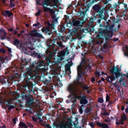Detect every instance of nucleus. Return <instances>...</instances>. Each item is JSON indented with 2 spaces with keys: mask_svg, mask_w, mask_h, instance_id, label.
I'll return each instance as SVG.
<instances>
[{
  "mask_svg": "<svg viewBox=\"0 0 128 128\" xmlns=\"http://www.w3.org/2000/svg\"><path fill=\"white\" fill-rule=\"evenodd\" d=\"M110 99V97L107 94V95L106 97V102H109Z\"/></svg>",
  "mask_w": 128,
  "mask_h": 128,
  "instance_id": "b1692460",
  "label": "nucleus"
},
{
  "mask_svg": "<svg viewBox=\"0 0 128 128\" xmlns=\"http://www.w3.org/2000/svg\"><path fill=\"white\" fill-rule=\"evenodd\" d=\"M105 122H110V120H108L107 119H106L105 120Z\"/></svg>",
  "mask_w": 128,
  "mask_h": 128,
  "instance_id": "13d9d810",
  "label": "nucleus"
},
{
  "mask_svg": "<svg viewBox=\"0 0 128 128\" xmlns=\"http://www.w3.org/2000/svg\"><path fill=\"white\" fill-rule=\"evenodd\" d=\"M40 10H39L38 12L35 15L36 16H38L40 15Z\"/></svg>",
  "mask_w": 128,
  "mask_h": 128,
  "instance_id": "c9c22d12",
  "label": "nucleus"
},
{
  "mask_svg": "<svg viewBox=\"0 0 128 128\" xmlns=\"http://www.w3.org/2000/svg\"><path fill=\"white\" fill-rule=\"evenodd\" d=\"M13 0H10L11 5L12 6H14V4L12 3L13 2Z\"/></svg>",
  "mask_w": 128,
  "mask_h": 128,
  "instance_id": "72a5a7b5",
  "label": "nucleus"
},
{
  "mask_svg": "<svg viewBox=\"0 0 128 128\" xmlns=\"http://www.w3.org/2000/svg\"><path fill=\"white\" fill-rule=\"evenodd\" d=\"M87 98L84 94L79 93L78 99L80 100V103L82 104H85L88 102Z\"/></svg>",
  "mask_w": 128,
  "mask_h": 128,
  "instance_id": "7ed1b4c3",
  "label": "nucleus"
},
{
  "mask_svg": "<svg viewBox=\"0 0 128 128\" xmlns=\"http://www.w3.org/2000/svg\"><path fill=\"white\" fill-rule=\"evenodd\" d=\"M6 34V32L4 30L2 29L0 30V37L2 39L5 38Z\"/></svg>",
  "mask_w": 128,
  "mask_h": 128,
  "instance_id": "6e6552de",
  "label": "nucleus"
},
{
  "mask_svg": "<svg viewBox=\"0 0 128 128\" xmlns=\"http://www.w3.org/2000/svg\"><path fill=\"white\" fill-rule=\"evenodd\" d=\"M72 24L75 26V27H78L80 26V22L78 20H74L72 22Z\"/></svg>",
  "mask_w": 128,
  "mask_h": 128,
  "instance_id": "9d476101",
  "label": "nucleus"
},
{
  "mask_svg": "<svg viewBox=\"0 0 128 128\" xmlns=\"http://www.w3.org/2000/svg\"><path fill=\"white\" fill-rule=\"evenodd\" d=\"M100 73L98 72H96L95 73L96 77L97 78L98 77L100 76Z\"/></svg>",
  "mask_w": 128,
  "mask_h": 128,
  "instance_id": "bb28decb",
  "label": "nucleus"
},
{
  "mask_svg": "<svg viewBox=\"0 0 128 128\" xmlns=\"http://www.w3.org/2000/svg\"><path fill=\"white\" fill-rule=\"evenodd\" d=\"M91 81L92 82H93L95 81V78L94 77L92 78L91 79Z\"/></svg>",
  "mask_w": 128,
  "mask_h": 128,
  "instance_id": "a19ab883",
  "label": "nucleus"
},
{
  "mask_svg": "<svg viewBox=\"0 0 128 128\" xmlns=\"http://www.w3.org/2000/svg\"><path fill=\"white\" fill-rule=\"evenodd\" d=\"M70 69V67L69 66H67L66 67V71L69 70Z\"/></svg>",
  "mask_w": 128,
  "mask_h": 128,
  "instance_id": "58836bf2",
  "label": "nucleus"
},
{
  "mask_svg": "<svg viewBox=\"0 0 128 128\" xmlns=\"http://www.w3.org/2000/svg\"><path fill=\"white\" fill-rule=\"evenodd\" d=\"M124 106H122L121 108V110L123 111L124 110Z\"/></svg>",
  "mask_w": 128,
  "mask_h": 128,
  "instance_id": "864d4df0",
  "label": "nucleus"
},
{
  "mask_svg": "<svg viewBox=\"0 0 128 128\" xmlns=\"http://www.w3.org/2000/svg\"><path fill=\"white\" fill-rule=\"evenodd\" d=\"M32 119L35 122H36L37 121V119L33 117L32 118Z\"/></svg>",
  "mask_w": 128,
  "mask_h": 128,
  "instance_id": "37998d69",
  "label": "nucleus"
},
{
  "mask_svg": "<svg viewBox=\"0 0 128 128\" xmlns=\"http://www.w3.org/2000/svg\"><path fill=\"white\" fill-rule=\"evenodd\" d=\"M30 34L32 36H37V34L36 31H32L30 33Z\"/></svg>",
  "mask_w": 128,
  "mask_h": 128,
  "instance_id": "2eb2a0df",
  "label": "nucleus"
},
{
  "mask_svg": "<svg viewBox=\"0 0 128 128\" xmlns=\"http://www.w3.org/2000/svg\"><path fill=\"white\" fill-rule=\"evenodd\" d=\"M22 98L23 99L26 100V104L30 106L34 102V99L32 96L31 95L28 94L22 95Z\"/></svg>",
  "mask_w": 128,
  "mask_h": 128,
  "instance_id": "f03ea898",
  "label": "nucleus"
},
{
  "mask_svg": "<svg viewBox=\"0 0 128 128\" xmlns=\"http://www.w3.org/2000/svg\"><path fill=\"white\" fill-rule=\"evenodd\" d=\"M2 128H6V126L5 125H4L2 127Z\"/></svg>",
  "mask_w": 128,
  "mask_h": 128,
  "instance_id": "774afa93",
  "label": "nucleus"
},
{
  "mask_svg": "<svg viewBox=\"0 0 128 128\" xmlns=\"http://www.w3.org/2000/svg\"><path fill=\"white\" fill-rule=\"evenodd\" d=\"M116 124L117 125H119V124H120V122H116Z\"/></svg>",
  "mask_w": 128,
  "mask_h": 128,
  "instance_id": "680f3d73",
  "label": "nucleus"
},
{
  "mask_svg": "<svg viewBox=\"0 0 128 128\" xmlns=\"http://www.w3.org/2000/svg\"><path fill=\"white\" fill-rule=\"evenodd\" d=\"M48 12H50L51 14H53L54 13V12L53 10L52 9H50L49 10Z\"/></svg>",
  "mask_w": 128,
  "mask_h": 128,
  "instance_id": "473e14b6",
  "label": "nucleus"
},
{
  "mask_svg": "<svg viewBox=\"0 0 128 128\" xmlns=\"http://www.w3.org/2000/svg\"><path fill=\"white\" fill-rule=\"evenodd\" d=\"M39 23H38L36 24H35L33 25V26H37L38 25H39Z\"/></svg>",
  "mask_w": 128,
  "mask_h": 128,
  "instance_id": "8fccbe9b",
  "label": "nucleus"
},
{
  "mask_svg": "<svg viewBox=\"0 0 128 128\" xmlns=\"http://www.w3.org/2000/svg\"><path fill=\"white\" fill-rule=\"evenodd\" d=\"M26 26L27 27H28L29 26V25L28 24H26Z\"/></svg>",
  "mask_w": 128,
  "mask_h": 128,
  "instance_id": "e2e57ef3",
  "label": "nucleus"
},
{
  "mask_svg": "<svg viewBox=\"0 0 128 128\" xmlns=\"http://www.w3.org/2000/svg\"><path fill=\"white\" fill-rule=\"evenodd\" d=\"M3 14L5 16L10 17L12 15V13L8 11H6L3 12Z\"/></svg>",
  "mask_w": 128,
  "mask_h": 128,
  "instance_id": "f8f14e48",
  "label": "nucleus"
},
{
  "mask_svg": "<svg viewBox=\"0 0 128 128\" xmlns=\"http://www.w3.org/2000/svg\"><path fill=\"white\" fill-rule=\"evenodd\" d=\"M121 119L122 121L126 120L127 119V116L125 114H123L122 116Z\"/></svg>",
  "mask_w": 128,
  "mask_h": 128,
  "instance_id": "f3484780",
  "label": "nucleus"
},
{
  "mask_svg": "<svg viewBox=\"0 0 128 128\" xmlns=\"http://www.w3.org/2000/svg\"><path fill=\"white\" fill-rule=\"evenodd\" d=\"M82 66L81 65L79 66L78 67V76L77 80H75L73 83L69 85L68 88H74L76 87L77 86H81L83 88H88L86 86H84L82 84V85L79 82V79L80 77V74L82 72Z\"/></svg>",
  "mask_w": 128,
  "mask_h": 128,
  "instance_id": "f257e3e1",
  "label": "nucleus"
},
{
  "mask_svg": "<svg viewBox=\"0 0 128 128\" xmlns=\"http://www.w3.org/2000/svg\"><path fill=\"white\" fill-rule=\"evenodd\" d=\"M89 124L90 126L92 128H94L95 126V124L94 122L89 123Z\"/></svg>",
  "mask_w": 128,
  "mask_h": 128,
  "instance_id": "a878e982",
  "label": "nucleus"
},
{
  "mask_svg": "<svg viewBox=\"0 0 128 128\" xmlns=\"http://www.w3.org/2000/svg\"><path fill=\"white\" fill-rule=\"evenodd\" d=\"M103 123H101L100 122H97V125L99 126L100 127L102 128V126L103 124Z\"/></svg>",
  "mask_w": 128,
  "mask_h": 128,
  "instance_id": "393cba45",
  "label": "nucleus"
},
{
  "mask_svg": "<svg viewBox=\"0 0 128 128\" xmlns=\"http://www.w3.org/2000/svg\"><path fill=\"white\" fill-rule=\"evenodd\" d=\"M0 52L3 53H4L5 52V51L3 48L0 49Z\"/></svg>",
  "mask_w": 128,
  "mask_h": 128,
  "instance_id": "2f4dec72",
  "label": "nucleus"
},
{
  "mask_svg": "<svg viewBox=\"0 0 128 128\" xmlns=\"http://www.w3.org/2000/svg\"><path fill=\"white\" fill-rule=\"evenodd\" d=\"M42 116V115L41 114H37V116L38 119L40 121V122H43V120H42L40 116Z\"/></svg>",
  "mask_w": 128,
  "mask_h": 128,
  "instance_id": "a211bd4d",
  "label": "nucleus"
},
{
  "mask_svg": "<svg viewBox=\"0 0 128 128\" xmlns=\"http://www.w3.org/2000/svg\"><path fill=\"white\" fill-rule=\"evenodd\" d=\"M45 89V90H46L48 91L50 90H53L54 88H44Z\"/></svg>",
  "mask_w": 128,
  "mask_h": 128,
  "instance_id": "a18cd8bd",
  "label": "nucleus"
},
{
  "mask_svg": "<svg viewBox=\"0 0 128 128\" xmlns=\"http://www.w3.org/2000/svg\"><path fill=\"white\" fill-rule=\"evenodd\" d=\"M93 8L94 10L96 12H99L100 9V7L98 5H95L93 6Z\"/></svg>",
  "mask_w": 128,
  "mask_h": 128,
  "instance_id": "ddd939ff",
  "label": "nucleus"
},
{
  "mask_svg": "<svg viewBox=\"0 0 128 128\" xmlns=\"http://www.w3.org/2000/svg\"><path fill=\"white\" fill-rule=\"evenodd\" d=\"M4 58L2 57H0V60H4Z\"/></svg>",
  "mask_w": 128,
  "mask_h": 128,
  "instance_id": "5fc2aeb1",
  "label": "nucleus"
},
{
  "mask_svg": "<svg viewBox=\"0 0 128 128\" xmlns=\"http://www.w3.org/2000/svg\"><path fill=\"white\" fill-rule=\"evenodd\" d=\"M108 102V105H111V104H112L113 103V102L112 100H110V101Z\"/></svg>",
  "mask_w": 128,
  "mask_h": 128,
  "instance_id": "ea45409f",
  "label": "nucleus"
},
{
  "mask_svg": "<svg viewBox=\"0 0 128 128\" xmlns=\"http://www.w3.org/2000/svg\"><path fill=\"white\" fill-rule=\"evenodd\" d=\"M79 112L81 114H82L83 113V110L82 108H79Z\"/></svg>",
  "mask_w": 128,
  "mask_h": 128,
  "instance_id": "e433bc0d",
  "label": "nucleus"
},
{
  "mask_svg": "<svg viewBox=\"0 0 128 128\" xmlns=\"http://www.w3.org/2000/svg\"><path fill=\"white\" fill-rule=\"evenodd\" d=\"M8 52H11V50L10 48H8Z\"/></svg>",
  "mask_w": 128,
  "mask_h": 128,
  "instance_id": "bf43d9fd",
  "label": "nucleus"
},
{
  "mask_svg": "<svg viewBox=\"0 0 128 128\" xmlns=\"http://www.w3.org/2000/svg\"><path fill=\"white\" fill-rule=\"evenodd\" d=\"M48 26L46 28H43L42 29V31L43 32H44L46 34H49L50 33V30L49 28V27L52 26V28L54 27V25L51 24L49 22H48Z\"/></svg>",
  "mask_w": 128,
  "mask_h": 128,
  "instance_id": "423d86ee",
  "label": "nucleus"
},
{
  "mask_svg": "<svg viewBox=\"0 0 128 128\" xmlns=\"http://www.w3.org/2000/svg\"><path fill=\"white\" fill-rule=\"evenodd\" d=\"M79 94H73V96L70 99V101L73 103L72 106L74 104H76L77 103V99H78Z\"/></svg>",
  "mask_w": 128,
  "mask_h": 128,
  "instance_id": "39448f33",
  "label": "nucleus"
},
{
  "mask_svg": "<svg viewBox=\"0 0 128 128\" xmlns=\"http://www.w3.org/2000/svg\"><path fill=\"white\" fill-rule=\"evenodd\" d=\"M21 35L22 37L23 36V35L22 34H18V35H17V36L18 37H20V36Z\"/></svg>",
  "mask_w": 128,
  "mask_h": 128,
  "instance_id": "c03bdc74",
  "label": "nucleus"
},
{
  "mask_svg": "<svg viewBox=\"0 0 128 128\" xmlns=\"http://www.w3.org/2000/svg\"><path fill=\"white\" fill-rule=\"evenodd\" d=\"M123 121H121V122H120V124H122V125H123L124 124V122H123Z\"/></svg>",
  "mask_w": 128,
  "mask_h": 128,
  "instance_id": "052dcab7",
  "label": "nucleus"
},
{
  "mask_svg": "<svg viewBox=\"0 0 128 128\" xmlns=\"http://www.w3.org/2000/svg\"><path fill=\"white\" fill-rule=\"evenodd\" d=\"M101 79L103 81H104V78H102Z\"/></svg>",
  "mask_w": 128,
  "mask_h": 128,
  "instance_id": "69168bd1",
  "label": "nucleus"
},
{
  "mask_svg": "<svg viewBox=\"0 0 128 128\" xmlns=\"http://www.w3.org/2000/svg\"><path fill=\"white\" fill-rule=\"evenodd\" d=\"M114 78V77L113 76H108L106 78V80L110 82H112Z\"/></svg>",
  "mask_w": 128,
  "mask_h": 128,
  "instance_id": "1a4fd4ad",
  "label": "nucleus"
},
{
  "mask_svg": "<svg viewBox=\"0 0 128 128\" xmlns=\"http://www.w3.org/2000/svg\"><path fill=\"white\" fill-rule=\"evenodd\" d=\"M12 104H13V103L12 102H10V101H8V103L7 104V107L11 105Z\"/></svg>",
  "mask_w": 128,
  "mask_h": 128,
  "instance_id": "c756f323",
  "label": "nucleus"
},
{
  "mask_svg": "<svg viewBox=\"0 0 128 128\" xmlns=\"http://www.w3.org/2000/svg\"><path fill=\"white\" fill-rule=\"evenodd\" d=\"M125 112L126 113H128V108L126 109Z\"/></svg>",
  "mask_w": 128,
  "mask_h": 128,
  "instance_id": "603ef678",
  "label": "nucleus"
},
{
  "mask_svg": "<svg viewBox=\"0 0 128 128\" xmlns=\"http://www.w3.org/2000/svg\"><path fill=\"white\" fill-rule=\"evenodd\" d=\"M103 10H104V9H102V10H100L99 12L100 13V14H101L103 13Z\"/></svg>",
  "mask_w": 128,
  "mask_h": 128,
  "instance_id": "3c124183",
  "label": "nucleus"
},
{
  "mask_svg": "<svg viewBox=\"0 0 128 128\" xmlns=\"http://www.w3.org/2000/svg\"><path fill=\"white\" fill-rule=\"evenodd\" d=\"M25 110L27 112H28L31 113H32V112L31 110L28 109H26Z\"/></svg>",
  "mask_w": 128,
  "mask_h": 128,
  "instance_id": "4c0bfd02",
  "label": "nucleus"
},
{
  "mask_svg": "<svg viewBox=\"0 0 128 128\" xmlns=\"http://www.w3.org/2000/svg\"><path fill=\"white\" fill-rule=\"evenodd\" d=\"M57 44L61 48H62L63 46L62 44V43L61 42H57Z\"/></svg>",
  "mask_w": 128,
  "mask_h": 128,
  "instance_id": "c85d7f7f",
  "label": "nucleus"
},
{
  "mask_svg": "<svg viewBox=\"0 0 128 128\" xmlns=\"http://www.w3.org/2000/svg\"><path fill=\"white\" fill-rule=\"evenodd\" d=\"M56 126L57 128H72L70 127H68L65 126L62 123H60L58 124H57Z\"/></svg>",
  "mask_w": 128,
  "mask_h": 128,
  "instance_id": "9b49d317",
  "label": "nucleus"
},
{
  "mask_svg": "<svg viewBox=\"0 0 128 128\" xmlns=\"http://www.w3.org/2000/svg\"><path fill=\"white\" fill-rule=\"evenodd\" d=\"M76 88H67V90L69 91L70 93V94L68 96V98H70L72 95L73 96L74 94V93L76 92Z\"/></svg>",
  "mask_w": 128,
  "mask_h": 128,
  "instance_id": "0eeeda50",
  "label": "nucleus"
},
{
  "mask_svg": "<svg viewBox=\"0 0 128 128\" xmlns=\"http://www.w3.org/2000/svg\"><path fill=\"white\" fill-rule=\"evenodd\" d=\"M98 101V102L100 103H102L104 102L103 99L102 98H99Z\"/></svg>",
  "mask_w": 128,
  "mask_h": 128,
  "instance_id": "aec40b11",
  "label": "nucleus"
},
{
  "mask_svg": "<svg viewBox=\"0 0 128 128\" xmlns=\"http://www.w3.org/2000/svg\"><path fill=\"white\" fill-rule=\"evenodd\" d=\"M110 71L111 72L112 74H113L114 73V70L113 69H112L111 70H110Z\"/></svg>",
  "mask_w": 128,
  "mask_h": 128,
  "instance_id": "6e6d98bb",
  "label": "nucleus"
},
{
  "mask_svg": "<svg viewBox=\"0 0 128 128\" xmlns=\"http://www.w3.org/2000/svg\"><path fill=\"white\" fill-rule=\"evenodd\" d=\"M27 73L29 74H32V72L31 71H30V72L29 71H28Z\"/></svg>",
  "mask_w": 128,
  "mask_h": 128,
  "instance_id": "09e8293b",
  "label": "nucleus"
},
{
  "mask_svg": "<svg viewBox=\"0 0 128 128\" xmlns=\"http://www.w3.org/2000/svg\"><path fill=\"white\" fill-rule=\"evenodd\" d=\"M18 31L17 30H15L14 31V34H17L18 33Z\"/></svg>",
  "mask_w": 128,
  "mask_h": 128,
  "instance_id": "de8ad7c7",
  "label": "nucleus"
},
{
  "mask_svg": "<svg viewBox=\"0 0 128 128\" xmlns=\"http://www.w3.org/2000/svg\"><path fill=\"white\" fill-rule=\"evenodd\" d=\"M123 81V79L122 78H121L120 80V82H121Z\"/></svg>",
  "mask_w": 128,
  "mask_h": 128,
  "instance_id": "0e129e2a",
  "label": "nucleus"
},
{
  "mask_svg": "<svg viewBox=\"0 0 128 128\" xmlns=\"http://www.w3.org/2000/svg\"><path fill=\"white\" fill-rule=\"evenodd\" d=\"M64 52H58V56L60 57L64 55Z\"/></svg>",
  "mask_w": 128,
  "mask_h": 128,
  "instance_id": "412c9836",
  "label": "nucleus"
},
{
  "mask_svg": "<svg viewBox=\"0 0 128 128\" xmlns=\"http://www.w3.org/2000/svg\"><path fill=\"white\" fill-rule=\"evenodd\" d=\"M105 112H104L102 114L103 115H104V116H105Z\"/></svg>",
  "mask_w": 128,
  "mask_h": 128,
  "instance_id": "338daca9",
  "label": "nucleus"
},
{
  "mask_svg": "<svg viewBox=\"0 0 128 128\" xmlns=\"http://www.w3.org/2000/svg\"><path fill=\"white\" fill-rule=\"evenodd\" d=\"M102 128H109L108 125L105 124L103 123L102 127Z\"/></svg>",
  "mask_w": 128,
  "mask_h": 128,
  "instance_id": "5701e85b",
  "label": "nucleus"
},
{
  "mask_svg": "<svg viewBox=\"0 0 128 128\" xmlns=\"http://www.w3.org/2000/svg\"><path fill=\"white\" fill-rule=\"evenodd\" d=\"M19 41L18 40H16L14 41V44L16 45L19 43Z\"/></svg>",
  "mask_w": 128,
  "mask_h": 128,
  "instance_id": "cd10ccee",
  "label": "nucleus"
},
{
  "mask_svg": "<svg viewBox=\"0 0 128 128\" xmlns=\"http://www.w3.org/2000/svg\"><path fill=\"white\" fill-rule=\"evenodd\" d=\"M117 72L115 73V74L116 76V78H118L120 75V68H119L117 69Z\"/></svg>",
  "mask_w": 128,
  "mask_h": 128,
  "instance_id": "dca6fc26",
  "label": "nucleus"
},
{
  "mask_svg": "<svg viewBox=\"0 0 128 128\" xmlns=\"http://www.w3.org/2000/svg\"><path fill=\"white\" fill-rule=\"evenodd\" d=\"M8 109L10 110H11L12 109H14L15 108V106L14 105H11L7 107Z\"/></svg>",
  "mask_w": 128,
  "mask_h": 128,
  "instance_id": "6ab92c4d",
  "label": "nucleus"
},
{
  "mask_svg": "<svg viewBox=\"0 0 128 128\" xmlns=\"http://www.w3.org/2000/svg\"><path fill=\"white\" fill-rule=\"evenodd\" d=\"M20 126L22 127H24L25 128H27L28 126L26 125L22 122H20L19 124Z\"/></svg>",
  "mask_w": 128,
  "mask_h": 128,
  "instance_id": "4468645a",
  "label": "nucleus"
},
{
  "mask_svg": "<svg viewBox=\"0 0 128 128\" xmlns=\"http://www.w3.org/2000/svg\"><path fill=\"white\" fill-rule=\"evenodd\" d=\"M33 125H32V124H31L30 123H29L28 124V126L30 127V128H32L33 127Z\"/></svg>",
  "mask_w": 128,
  "mask_h": 128,
  "instance_id": "f704fd0d",
  "label": "nucleus"
},
{
  "mask_svg": "<svg viewBox=\"0 0 128 128\" xmlns=\"http://www.w3.org/2000/svg\"><path fill=\"white\" fill-rule=\"evenodd\" d=\"M109 115V113L108 112H105V116H108Z\"/></svg>",
  "mask_w": 128,
  "mask_h": 128,
  "instance_id": "4d7b16f0",
  "label": "nucleus"
},
{
  "mask_svg": "<svg viewBox=\"0 0 128 128\" xmlns=\"http://www.w3.org/2000/svg\"><path fill=\"white\" fill-rule=\"evenodd\" d=\"M12 120L13 123L14 124H16V120H17V117H15L14 118H12Z\"/></svg>",
  "mask_w": 128,
  "mask_h": 128,
  "instance_id": "4be33fe9",
  "label": "nucleus"
},
{
  "mask_svg": "<svg viewBox=\"0 0 128 128\" xmlns=\"http://www.w3.org/2000/svg\"><path fill=\"white\" fill-rule=\"evenodd\" d=\"M46 126L47 127V128H51L50 126V125L49 124H46Z\"/></svg>",
  "mask_w": 128,
  "mask_h": 128,
  "instance_id": "79ce46f5",
  "label": "nucleus"
},
{
  "mask_svg": "<svg viewBox=\"0 0 128 128\" xmlns=\"http://www.w3.org/2000/svg\"><path fill=\"white\" fill-rule=\"evenodd\" d=\"M52 0H45L44 1L43 4V9L45 12H48L50 8L45 6H52Z\"/></svg>",
  "mask_w": 128,
  "mask_h": 128,
  "instance_id": "20e7f679",
  "label": "nucleus"
},
{
  "mask_svg": "<svg viewBox=\"0 0 128 128\" xmlns=\"http://www.w3.org/2000/svg\"><path fill=\"white\" fill-rule=\"evenodd\" d=\"M108 36L110 37H112V33L111 32L108 34Z\"/></svg>",
  "mask_w": 128,
  "mask_h": 128,
  "instance_id": "49530a36",
  "label": "nucleus"
},
{
  "mask_svg": "<svg viewBox=\"0 0 128 128\" xmlns=\"http://www.w3.org/2000/svg\"><path fill=\"white\" fill-rule=\"evenodd\" d=\"M103 34L102 33H100L97 36V37H99V38H101L102 36L103 35Z\"/></svg>",
  "mask_w": 128,
  "mask_h": 128,
  "instance_id": "7c9ffc66",
  "label": "nucleus"
}]
</instances>
